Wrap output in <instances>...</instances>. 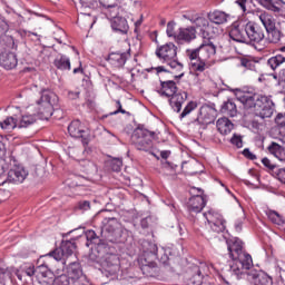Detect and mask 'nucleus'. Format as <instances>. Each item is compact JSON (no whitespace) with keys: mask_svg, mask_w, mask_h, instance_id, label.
Here are the masks:
<instances>
[{"mask_svg":"<svg viewBox=\"0 0 285 285\" xmlns=\"http://www.w3.org/2000/svg\"><path fill=\"white\" fill-rule=\"evenodd\" d=\"M57 104H59V97L57 94L50 90H43L40 99L37 100V112L31 114L30 111H26L20 116H17L18 128H30V126L37 124L38 117L40 119H50Z\"/></svg>","mask_w":285,"mask_h":285,"instance_id":"nucleus-1","label":"nucleus"},{"mask_svg":"<svg viewBox=\"0 0 285 285\" xmlns=\"http://www.w3.org/2000/svg\"><path fill=\"white\" fill-rule=\"evenodd\" d=\"M141 255L138 258V263L140 266V271L145 277H157L159 275V267L155 259L159 257L157 255V244L150 240H142L141 242Z\"/></svg>","mask_w":285,"mask_h":285,"instance_id":"nucleus-2","label":"nucleus"},{"mask_svg":"<svg viewBox=\"0 0 285 285\" xmlns=\"http://www.w3.org/2000/svg\"><path fill=\"white\" fill-rule=\"evenodd\" d=\"M160 92L164 97H169V106L174 112H181V107L188 99V92L177 91V82L173 80L160 81Z\"/></svg>","mask_w":285,"mask_h":285,"instance_id":"nucleus-3","label":"nucleus"},{"mask_svg":"<svg viewBox=\"0 0 285 285\" xmlns=\"http://www.w3.org/2000/svg\"><path fill=\"white\" fill-rule=\"evenodd\" d=\"M155 55L161 63H167L173 70H177V72L184 70V65L177 61V46H175V43L167 42L157 47Z\"/></svg>","mask_w":285,"mask_h":285,"instance_id":"nucleus-4","label":"nucleus"},{"mask_svg":"<svg viewBox=\"0 0 285 285\" xmlns=\"http://www.w3.org/2000/svg\"><path fill=\"white\" fill-rule=\"evenodd\" d=\"M156 135L155 131H150L144 125H139L131 135V144L137 150L150 153L154 148L153 139H155Z\"/></svg>","mask_w":285,"mask_h":285,"instance_id":"nucleus-5","label":"nucleus"},{"mask_svg":"<svg viewBox=\"0 0 285 285\" xmlns=\"http://www.w3.org/2000/svg\"><path fill=\"white\" fill-rule=\"evenodd\" d=\"M250 271H255V268H253V256H250V254L245 253L232 257L229 272L236 277V279H242L245 275L248 277V273Z\"/></svg>","mask_w":285,"mask_h":285,"instance_id":"nucleus-6","label":"nucleus"},{"mask_svg":"<svg viewBox=\"0 0 285 285\" xmlns=\"http://www.w3.org/2000/svg\"><path fill=\"white\" fill-rule=\"evenodd\" d=\"M102 224V234L107 242H110L111 244H124V242H126V237H124V230L121 229V224H119L117 218H105Z\"/></svg>","mask_w":285,"mask_h":285,"instance_id":"nucleus-7","label":"nucleus"},{"mask_svg":"<svg viewBox=\"0 0 285 285\" xmlns=\"http://www.w3.org/2000/svg\"><path fill=\"white\" fill-rule=\"evenodd\" d=\"M246 45L253 46L256 50H264L266 48V35L264 28L255 22L246 23Z\"/></svg>","mask_w":285,"mask_h":285,"instance_id":"nucleus-8","label":"nucleus"},{"mask_svg":"<svg viewBox=\"0 0 285 285\" xmlns=\"http://www.w3.org/2000/svg\"><path fill=\"white\" fill-rule=\"evenodd\" d=\"M102 275L105 277H117L119 271H121V261L117 254H107L101 261Z\"/></svg>","mask_w":285,"mask_h":285,"instance_id":"nucleus-9","label":"nucleus"},{"mask_svg":"<svg viewBox=\"0 0 285 285\" xmlns=\"http://www.w3.org/2000/svg\"><path fill=\"white\" fill-rule=\"evenodd\" d=\"M75 250H77V243H75V239L62 240L60 248H56L55 250L46 254L45 258L61 262L65 257H70Z\"/></svg>","mask_w":285,"mask_h":285,"instance_id":"nucleus-10","label":"nucleus"},{"mask_svg":"<svg viewBox=\"0 0 285 285\" xmlns=\"http://www.w3.org/2000/svg\"><path fill=\"white\" fill-rule=\"evenodd\" d=\"M256 117H261V119H269L273 117V112H275V102L271 96H258L256 99Z\"/></svg>","mask_w":285,"mask_h":285,"instance_id":"nucleus-11","label":"nucleus"},{"mask_svg":"<svg viewBox=\"0 0 285 285\" xmlns=\"http://www.w3.org/2000/svg\"><path fill=\"white\" fill-rule=\"evenodd\" d=\"M217 119V109H215V105H203L199 108L197 118L191 121L194 126H209V124H215Z\"/></svg>","mask_w":285,"mask_h":285,"instance_id":"nucleus-12","label":"nucleus"},{"mask_svg":"<svg viewBox=\"0 0 285 285\" xmlns=\"http://www.w3.org/2000/svg\"><path fill=\"white\" fill-rule=\"evenodd\" d=\"M190 195H193L187 202L188 213H199L204 210L206 206V199L204 198V190L202 188L193 187L190 189Z\"/></svg>","mask_w":285,"mask_h":285,"instance_id":"nucleus-13","label":"nucleus"},{"mask_svg":"<svg viewBox=\"0 0 285 285\" xmlns=\"http://www.w3.org/2000/svg\"><path fill=\"white\" fill-rule=\"evenodd\" d=\"M67 277H69L71 285H92L88 277L83 275L81 265L79 263H71L67 271Z\"/></svg>","mask_w":285,"mask_h":285,"instance_id":"nucleus-14","label":"nucleus"},{"mask_svg":"<svg viewBox=\"0 0 285 285\" xmlns=\"http://www.w3.org/2000/svg\"><path fill=\"white\" fill-rule=\"evenodd\" d=\"M68 132L70 137H73L75 139H81L83 146H88L90 144V131L83 129L81 121H71L68 126Z\"/></svg>","mask_w":285,"mask_h":285,"instance_id":"nucleus-15","label":"nucleus"},{"mask_svg":"<svg viewBox=\"0 0 285 285\" xmlns=\"http://www.w3.org/2000/svg\"><path fill=\"white\" fill-rule=\"evenodd\" d=\"M197 39V29L195 27H180L177 30V36H176V43H190V41H195Z\"/></svg>","mask_w":285,"mask_h":285,"instance_id":"nucleus-16","label":"nucleus"},{"mask_svg":"<svg viewBox=\"0 0 285 285\" xmlns=\"http://www.w3.org/2000/svg\"><path fill=\"white\" fill-rule=\"evenodd\" d=\"M246 37H247L246 24L244 26L239 22H234L230 26L229 38L233 41H236L237 43H246Z\"/></svg>","mask_w":285,"mask_h":285,"instance_id":"nucleus-17","label":"nucleus"},{"mask_svg":"<svg viewBox=\"0 0 285 285\" xmlns=\"http://www.w3.org/2000/svg\"><path fill=\"white\" fill-rule=\"evenodd\" d=\"M247 279L254 285H273V277L263 271L252 269Z\"/></svg>","mask_w":285,"mask_h":285,"instance_id":"nucleus-18","label":"nucleus"},{"mask_svg":"<svg viewBox=\"0 0 285 285\" xmlns=\"http://www.w3.org/2000/svg\"><path fill=\"white\" fill-rule=\"evenodd\" d=\"M226 244L230 259L233 257H237L247 253L244 248V242H242V239H239L238 237L227 239Z\"/></svg>","mask_w":285,"mask_h":285,"instance_id":"nucleus-19","label":"nucleus"},{"mask_svg":"<svg viewBox=\"0 0 285 285\" xmlns=\"http://www.w3.org/2000/svg\"><path fill=\"white\" fill-rule=\"evenodd\" d=\"M28 177V171L21 166H16L8 171L7 180L9 184H23Z\"/></svg>","mask_w":285,"mask_h":285,"instance_id":"nucleus-20","label":"nucleus"},{"mask_svg":"<svg viewBox=\"0 0 285 285\" xmlns=\"http://www.w3.org/2000/svg\"><path fill=\"white\" fill-rule=\"evenodd\" d=\"M198 51L200 53V61H208L210 57H215L217 47H215V43L210 40H203L198 47Z\"/></svg>","mask_w":285,"mask_h":285,"instance_id":"nucleus-21","label":"nucleus"},{"mask_svg":"<svg viewBox=\"0 0 285 285\" xmlns=\"http://www.w3.org/2000/svg\"><path fill=\"white\" fill-rule=\"evenodd\" d=\"M18 63L19 59L17 58V53L10 51H3L0 53V65L4 70H13Z\"/></svg>","mask_w":285,"mask_h":285,"instance_id":"nucleus-22","label":"nucleus"},{"mask_svg":"<svg viewBox=\"0 0 285 285\" xmlns=\"http://www.w3.org/2000/svg\"><path fill=\"white\" fill-rule=\"evenodd\" d=\"M128 57H130L128 52H111L108 56V61L114 68H124L126 61H128Z\"/></svg>","mask_w":285,"mask_h":285,"instance_id":"nucleus-23","label":"nucleus"},{"mask_svg":"<svg viewBox=\"0 0 285 285\" xmlns=\"http://www.w3.org/2000/svg\"><path fill=\"white\" fill-rule=\"evenodd\" d=\"M186 281L187 285H204V275H202V267L194 265L191 271L188 272Z\"/></svg>","mask_w":285,"mask_h":285,"instance_id":"nucleus-24","label":"nucleus"},{"mask_svg":"<svg viewBox=\"0 0 285 285\" xmlns=\"http://www.w3.org/2000/svg\"><path fill=\"white\" fill-rule=\"evenodd\" d=\"M111 29L114 32H119V35H128V20L124 17L111 19Z\"/></svg>","mask_w":285,"mask_h":285,"instance_id":"nucleus-25","label":"nucleus"},{"mask_svg":"<svg viewBox=\"0 0 285 285\" xmlns=\"http://www.w3.org/2000/svg\"><path fill=\"white\" fill-rule=\"evenodd\" d=\"M258 97L259 96H257V95L240 92L237 96V99H238V101H240V104H243V106L245 108H254V112H255Z\"/></svg>","mask_w":285,"mask_h":285,"instance_id":"nucleus-26","label":"nucleus"},{"mask_svg":"<svg viewBox=\"0 0 285 285\" xmlns=\"http://www.w3.org/2000/svg\"><path fill=\"white\" fill-rule=\"evenodd\" d=\"M184 18L188 19V21H190V23H193L199 30V33H202V31L210 23L208 19L199 16L198 13L193 16L184 14Z\"/></svg>","mask_w":285,"mask_h":285,"instance_id":"nucleus-27","label":"nucleus"},{"mask_svg":"<svg viewBox=\"0 0 285 285\" xmlns=\"http://www.w3.org/2000/svg\"><path fill=\"white\" fill-rule=\"evenodd\" d=\"M216 128L218 132H220V135H230V132L235 128V125L233 124V121H230V119L223 117L216 121Z\"/></svg>","mask_w":285,"mask_h":285,"instance_id":"nucleus-28","label":"nucleus"},{"mask_svg":"<svg viewBox=\"0 0 285 285\" xmlns=\"http://www.w3.org/2000/svg\"><path fill=\"white\" fill-rule=\"evenodd\" d=\"M92 253H97L96 257L104 259L105 255H110L108 250H110V247H108V243L106 240L99 239L98 242L94 243L91 245Z\"/></svg>","mask_w":285,"mask_h":285,"instance_id":"nucleus-29","label":"nucleus"},{"mask_svg":"<svg viewBox=\"0 0 285 285\" xmlns=\"http://www.w3.org/2000/svg\"><path fill=\"white\" fill-rule=\"evenodd\" d=\"M263 8L271 10L272 12L279 13L282 12L283 0H256Z\"/></svg>","mask_w":285,"mask_h":285,"instance_id":"nucleus-30","label":"nucleus"},{"mask_svg":"<svg viewBox=\"0 0 285 285\" xmlns=\"http://www.w3.org/2000/svg\"><path fill=\"white\" fill-rule=\"evenodd\" d=\"M42 264L36 267V274L41 275V277H50L52 275V269L50 268V259L46 258V255L42 256Z\"/></svg>","mask_w":285,"mask_h":285,"instance_id":"nucleus-31","label":"nucleus"},{"mask_svg":"<svg viewBox=\"0 0 285 285\" xmlns=\"http://www.w3.org/2000/svg\"><path fill=\"white\" fill-rule=\"evenodd\" d=\"M208 20L210 21V23L222 26V23H226V21H228V14L224 11L216 10L208 13Z\"/></svg>","mask_w":285,"mask_h":285,"instance_id":"nucleus-32","label":"nucleus"},{"mask_svg":"<svg viewBox=\"0 0 285 285\" xmlns=\"http://www.w3.org/2000/svg\"><path fill=\"white\" fill-rule=\"evenodd\" d=\"M220 111L227 117H237V105L233 99H228L222 105Z\"/></svg>","mask_w":285,"mask_h":285,"instance_id":"nucleus-33","label":"nucleus"},{"mask_svg":"<svg viewBox=\"0 0 285 285\" xmlns=\"http://www.w3.org/2000/svg\"><path fill=\"white\" fill-rule=\"evenodd\" d=\"M218 35V27L210 24V22L200 31V36L203 37L204 41H210V39H215V37H217Z\"/></svg>","mask_w":285,"mask_h":285,"instance_id":"nucleus-34","label":"nucleus"},{"mask_svg":"<svg viewBox=\"0 0 285 285\" xmlns=\"http://www.w3.org/2000/svg\"><path fill=\"white\" fill-rule=\"evenodd\" d=\"M285 63V57L282 53H277L275 56H272L267 60V66L271 68V70L275 71L277 68H281Z\"/></svg>","mask_w":285,"mask_h":285,"instance_id":"nucleus-35","label":"nucleus"},{"mask_svg":"<svg viewBox=\"0 0 285 285\" xmlns=\"http://www.w3.org/2000/svg\"><path fill=\"white\" fill-rule=\"evenodd\" d=\"M266 32L269 43H279L282 41V37H284V33L277 27H272V29L267 30Z\"/></svg>","mask_w":285,"mask_h":285,"instance_id":"nucleus-36","label":"nucleus"},{"mask_svg":"<svg viewBox=\"0 0 285 285\" xmlns=\"http://www.w3.org/2000/svg\"><path fill=\"white\" fill-rule=\"evenodd\" d=\"M0 128L7 130V132H12L14 128H19V120L17 117H8L6 120L0 122Z\"/></svg>","mask_w":285,"mask_h":285,"instance_id":"nucleus-37","label":"nucleus"},{"mask_svg":"<svg viewBox=\"0 0 285 285\" xmlns=\"http://www.w3.org/2000/svg\"><path fill=\"white\" fill-rule=\"evenodd\" d=\"M58 70H70V58L66 55H60L53 61Z\"/></svg>","mask_w":285,"mask_h":285,"instance_id":"nucleus-38","label":"nucleus"},{"mask_svg":"<svg viewBox=\"0 0 285 285\" xmlns=\"http://www.w3.org/2000/svg\"><path fill=\"white\" fill-rule=\"evenodd\" d=\"M16 275L20 282H26V277H29V279H32L33 275H37V268L30 265L26 267L24 271L17 272Z\"/></svg>","mask_w":285,"mask_h":285,"instance_id":"nucleus-39","label":"nucleus"},{"mask_svg":"<svg viewBox=\"0 0 285 285\" xmlns=\"http://www.w3.org/2000/svg\"><path fill=\"white\" fill-rule=\"evenodd\" d=\"M266 215H267L268 219H271V222H273V224H276L277 226L285 225L284 217L282 215H279V213H277L273 209H267Z\"/></svg>","mask_w":285,"mask_h":285,"instance_id":"nucleus-40","label":"nucleus"},{"mask_svg":"<svg viewBox=\"0 0 285 285\" xmlns=\"http://www.w3.org/2000/svg\"><path fill=\"white\" fill-rule=\"evenodd\" d=\"M203 216L205 217L208 226L210 224H214V222H218V219H222L224 217L218 212H215V209H208L203 214Z\"/></svg>","mask_w":285,"mask_h":285,"instance_id":"nucleus-41","label":"nucleus"},{"mask_svg":"<svg viewBox=\"0 0 285 285\" xmlns=\"http://www.w3.org/2000/svg\"><path fill=\"white\" fill-rule=\"evenodd\" d=\"M259 20L262 21L264 28L266 31L271 30L272 28H275V19H273V16L268 13H262L259 16Z\"/></svg>","mask_w":285,"mask_h":285,"instance_id":"nucleus-42","label":"nucleus"},{"mask_svg":"<svg viewBox=\"0 0 285 285\" xmlns=\"http://www.w3.org/2000/svg\"><path fill=\"white\" fill-rule=\"evenodd\" d=\"M170 248H164L161 247L160 249L157 247V258L159 259L160 264H164L166 266V264H168L170 257Z\"/></svg>","mask_w":285,"mask_h":285,"instance_id":"nucleus-43","label":"nucleus"},{"mask_svg":"<svg viewBox=\"0 0 285 285\" xmlns=\"http://www.w3.org/2000/svg\"><path fill=\"white\" fill-rule=\"evenodd\" d=\"M213 233H224L226 230V219L219 218L218 220L208 225Z\"/></svg>","mask_w":285,"mask_h":285,"instance_id":"nucleus-44","label":"nucleus"},{"mask_svg":"<svg viewBox=\"0 0 285 285\" xmlns=\"http://www.w3.org/2000/svg\"><path fill=\"white\" fill-rule=\"evenodd\" d=\"M106 8V16L111 19H119V4L118 2H116L115 4H111V6H108V7H105Z\"/></svg>","mask_w":285,"mask_h":285,"instance_id":"nucleus-45","label":"nucleus"},{"mask_svg":"<svg viewBox=\"0 0 285 285\" xmlns=\"http://www.w3.org/2000/svg\"><path fill=\"white\" fill-rule=\"evenodd\" d=\"M85 236H86V246L87 248H91L94 244H96V242H99L100 238L97 237V233H95V230L92 229H88L87 232H85Z\"/></svg>","mask_w":285,"mask_h":285,"instance_id":"nucleus-46","label":"nucleus"},{"mask_svg":"<svg viewBox=\"0 0 285 285\" xmlns=\"http://www.w3.org/2000/svg\"><path fill=\"white\" fill-rule=\"evenodd\" d=\"M193 110H197V101H189L181 114L179 115V119H185V117H188L193 112Z\"/></svg>","mask_w":285,"mask_h":285,"instance_id":"nucleus-47","label":"nucleus"},{"mask_svg":"<svg viewBox=\"0 0 285 285\" xmlns=\"http://www.w3.org/2000/svg\"><path fill=\"white\" fill-rule=\"evenodd\" d=\"M186 56L188 57L190 63H195L196 61L202 60V55L199 53V48L187 49Z\"/></svg>","mask_w":285,"mask_h":285,"instance_id":"nucleus-48","label":"nucleus"},{"mask_svg":"<svg viewBox=\"0 0 285 285\" xmlns=\"http://www.w3.org/2000/svg\"><path fill=\"white\" fill-rule=\"evenodd\" d=\"M52 285H72V281H70V277H68V275L62 274L53 279Z\"/></svg>","mask_w":285,"mask_h":285,"instance_id":"nucleus-49","label":"nucleus"},{"mask_svg":"<svg viewBox=\"0 0 285 285\" xmlns=\"http://www.w3.org/2000/svg\"><path fill=\"white\" fill-rule=\"evenodd\" d=\"M176 26H177V22L169 21L167 23V29H166L167 37L174 39V41H176V37H177V31H175Z\"/></svg>","mask_w":285,"mask_h":285,"instance_id":"nucleus-50","label":"nucleus"},{"mask_svg":"<svg viewBox=\"0 0 285 285\" xmlns=\"http://www.w3.org/2000/svg\"><path fill=\"white\" fill-rule=\"evenodd\" d=\"M190 67L195 72H204V70H206V60H197L196 62H190Z\"/></svg>","mask_w":285,"mask_h":285,"instance_id":"nucleus-51","label":"nucleus"},{"mask_svg":"<svg viewBox=\"0 0 285 285\" xmlns=\"http://www.w3.org/2000/svg\"><path fill=\"white\" fill-rule=\"evenodd\" d=\"M8 30H10V24H8L6 17L0 13V37H3Z\"/></svg>","mask_w":285,"mask_h":285,"instance_id":"nucleus-52","label":"nucleus"},{"mask_svg":"<svg viewBox=\"0 0 285 285\" xmlns=\"http://www.w3.org/2000/svg\"><path fill=\"white\" fill-rule=\"evenodd\" d=\"M116 104H117V106H118V109L115 110V111L109 112L108 115H104V116L101 117V119H106V118H108V117H110V116H112V115H119V112H121V115H128V111H126V110L121 107V101H120V100H117Z\"/></svg>","mask_w":285,"mask_h":285,"instance_id":"nucleus-53","label":"nucleus"},{"mask_svg":"<svg viewBox=\"0 0 285 285\" xmlns=\"http://www.w3.org/2000/svg\"><path fill=\"white\" fill-rule=\"evenodd\" d=\"M230 144L233 146H236V148H243L244 147V140L242 139L240 135L234 134L230 138Z\"/></svg>","mask_w":285,"mask_h":285,"instance_id":"nucleus-54","label":"nucleus"},{"mask_svg":"<svg viewBox=\"0 0 285 285\" xmlns=\"http://www.w3.org/2000/svg\"><path fill=\"white\" fill-rule=\"evenodd\" d=\"M80 166L83 168L82 170L85 173H90L95 168V163L88 159H85L80 161Z\"/></svg>","mask_w":285,"mask_h":285,"instance_id":"nucleus-55","label":"nucleus"},{"mask_svg":"<svg viewBox=\"0 0 285 285\" xmlns=\"http://www.w3.org/2000/svg\"><path fill=\"white\" fill-rule=\"evenodd\" d=\"M242 68H246V70H253L255 68V62L248 58H240Z\"/></svg>","mask_w":285,"mask_h":285,"instance_id":"nucleus-56","label":"nucleus"},{"mask_svg":"<svg viewBox=\"0 0 285 285\" xmlns=\"http://www.w3.org/2000/svg\"><path fill=\"white\" fill-rule=\"evenodd\" d=\"M121 166H124V161L119 158H115L111 161V170H114V173H119L121 171Z\"/></svg>","mask_w":285,"mask_h":285,"instance_id":"nucleus-57","label":"nucleus"},{"mask_svg":"<svg viewBox=\"0 0 285 285\" xmlns=\"http://www.w3.org/2000/svg\"><path fill=\"white\" fill-rule=\"evenodd\" d=\"M282 150V146H279V144L277 142H272L269 146H268V151L272 154V155H279V151Z\"/></svg>","mask_w":285,"mask_h":285,"instance_id":"nucleus-58","label":"nucleus"},{"mask_svg":"<svg viewBox=\"0 0 285 285\" xmlns=\"http://www.w3.org/2000/svg\"><path fill=\"white\" fill-rule=\"evenodd\" d=\"M275 124L278 128H285V114H278L275 118Z\"/></svg>","mask_w":285,"mask_h":285,"instance_id":"nucleus-59","label":"nucleus"},{"mask_svg":"<svg viewBox=\"0 0 285 285\" xmlns=\"http://www.w3.org/2000/svg\"><path fill=\"white\" fill-rule=\"evenodd\" d=\"M78 209L82 212L90 210V200H80L78 203Z\"/></svg>","mask_w":285,"mask_h":285,"instance_id":"nucleus-60","label":"nucleus"},{"mask_svg":"<svg viewBox=\"0 0 285 285\" xmlns=\"http://www.w3.org/2000/svg\"><path fill=\"white\" fill-rule=\"evenodd\" d=\"M243 155H244V157H246V159H250V161H255V159H257V156L255 154H253L250 151V149H248V148H245L243 150Z\"/></svg>","mask_w":285,"mask_h":285,"instance_id":"nucleus-61","label":"nucleus"},{"mask_svg":"<svg viewBox=\"0 0 285 285\" xmlns=\"http://www.w3.org/2000/svg\"><path fill=\"white\" fill-rule=\"evenodd\" d=\"M7 277L10 278V271L0 268V284H3Z\"/></svg>","mask_w":285,"mask_h":285,"instance_id":"nucleus-62","label":"nucleus"},{"mask_svg":"<svg viewBox=\"0 0 285 285\" xmlns=\"http://www.w3.org/2000/svg\"><path fill=\"white\" fill-rule=\"evenodd\" d=\"M8 170V163L4 160V158H0V177L1 175H4Z\"/></svg>","mask_w":285,"mask_h":285,"instance_id":"nucleus-63","label":"nucleus"},{"mask_svg":"<svg viewBox=\"0 0 285 285\" xmlns=\"http://www.w3.org/2000/svg\"><path fill=\"white\" fill-rule=\"evenodd\" d=\"M277 179L282 183L285 184V168H281L276 171Z\"/></svg>","mask_w":285,"mask_h":285,"instance_id":"nucleus-64","label":"nucleus"}]
</instances>
